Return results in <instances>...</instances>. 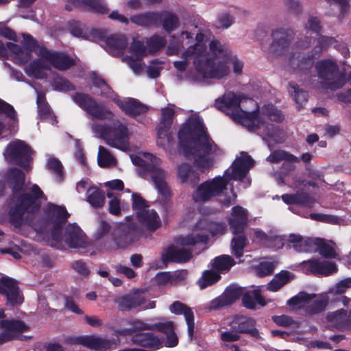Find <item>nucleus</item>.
Wrapping results in <instances>:
<instances>
[{
  "mask_svg": "<svg viewBox=\"0 0 351 351\" xmlns=\"http://www.w3.org/2000/svg\"><path fill=\"white\" fill-rule=\"evenodd\" d=\"M178 149L185 157H195L194 164L204 173L214 163L212 154H219L221 150L208 134L203 121L189 118L178 132Z\"/></svg>",
  "mask_w": 351,
  "mask_h": 351,
  "instance_id": "f257e3e1",
  "label": "nucleus"
},
{
  "mask_svg": "<svg viewBox=\"0 0 351 351\" xmlns=\"http://www.w3.org/2000/svg\"><path fill=\"white\" fill-rule=\"evenodd\" d=\"M6 182L12 191L10 199L14 202L9 211V221L16 228L21 226L25 213L34 215L39 212L42 201L47 197L36 184L32 185L30 190H25V175L16 167L10 169L6 173Z\"/></svg>",
  "mask_w": 351,
  "mask_h": 351,
  "instance_id": "f03ea898",
  "label": "nucleus"
},
{
  "mask_svg": "<svg viewBox=\"0 0 351 351\" xmlns=\"http://www.w3.org/2000/svg\"><path fill=\"white\" fill-rule=\"evenodd\" d=\"M204 38L203 33L197 34L196 43L183 51L181 58L186 60L194 59L193 64L196 71L204 78L221 79L228 74L229 68L223 62H219L216 64L211 58L202 57L206 50V46L202 43Z\"/></svg>",
  "mask_w": 351,
  "mask_h": 351,
  "instance_id": "7ed1b4c3",
  "label": "nucleus"
},
{
  "mask_svg": "<svg viewBox=\"0 0 351 351\" xmlns=\"http://www.w3.org/2000/svg\"><path fill=\"white\" fill-rule=\"evenodd\" d=\"M315 68L321 85L326 89L336 90L347 82L345 72L340 71L337 60L333 58L318 60Z\"/></svg>",
  "mask_w": 351,
  "mask_h": 351,
  "instance_id": "20e7f679",
  "label": "nucleus"
},
{
  "mask_svg": "<svg viewBox=\"0 0 351 351\" xmlns=\"http://www.w3.org/2000/svg\"><path fill=\"white\" fill-rule=\"evenodd\" d=\"M131 159L134 165L143 167L145 171L150 174V177L158 193L162 196L163 202H168L171 198L172 193L170 187L165 181L167 172L156 165L148 163L138 156H132Z\"/></svg>",
  "mask_w": 351,
  "mask_h": 351,
  "instance_id": "39448f33",
  "label": "nucleus"
},
{
  "mask_svg": "<svg viewBox=\"0 0 351 351\" xmlns=\"http://www.w3.org/2000/svg\"><path fill=\"white\" fill-rule=\"evenodd\" d=\"M73 101L93 119L111 120L114 114L95 98L84 93H75L72 96Z\"/></svg>",
  "mask_w": 351,
  "mask_h": 351,
  "instance_id": "423d86ee",
  "label": "nucleus"
},
{
  "mask_svg": "<svg viewBox=\"0 0 351 351\" xmlns=\"http://www.w3.org/2000/svg\"><path fill=\"white\" fill-rule=\"evenodd\" d=\"M5 317L4 310L0 308V346L14 340H22V335L30 330L24 321L14 318L4 319Z\"/></svg>",
  "mask_w": 351,
  "mask_h": 351,
  "instance_id": "0eeeda50",
  "label": "nucleus"
},
{
  "mask_svg": "<svg viewBox=\"0 0 351 351\" xmlns=\"http://www.w3.org/2000/svg\"><path fill=\"white\" fill-rule=\"evenodd\" d=\"M101 135L110 146L123 151L129 149L128 129L125 125L117 121L112 125H105L102 128Z\"/></svg>",
  "mask_w": 351,
  "mask_h": 351,
  "instance_id": "6e6552de",
  "label": "nucleus"
},
{
  "mask_svg": "<svg viewBox=\"0 0 351 351\" xmlns=\"http://www.w3.org/2000/svg\"><path fill=\"white\" fill-rule=\"evenodd\" d=\"M228 182L229 181L224 175L204 182L198 186L193 195L194 201L196 202H206L213 197L219 195L227 189Z\"/></svg>",
  "mask_w": 351,
  "mask_h": 351,
  "instance_id": "1a4fd4ad",
  "label": "nucleus"
},
{
  "mask_svg": "<svg viewBox=\"0 0 351 351\" xmlns=\"http://www.w3.org/2000/svg\"><path fill=\"white\" fill-rule=\"evenodd\" d=\"M228 182L229 181L224 175L204 182L198 186L193 195L194 201L196 202H206L213 197L219 195L227 189Z\"/></svg>",
  "mask_w": 351,
  "mask_h": 351,
  "instance_id": "9d476101",
  "label": "nucleus"
},
{
  "mask_svg": "<svg viewBox=\"0 0 351 351\" xmlns=\"http://www.w3.org/2000/svg\"><path fill=\"white\" fill-rule=\"evenodd\" d=\"M228 182L229 181L224 175L204 182L198 186L193 195L194 201L196 202H206L213 197L219 195L227 189Z\"/></svg>",
  "mask_w": 351,
  "mask_h": 351,
  "instance_id": "9b49d317",
  "label": "nucleus"
},
{
  "mask_svg": "<svg viewBox=\"0 0 351 351\" xmlns=\"http://www.w3.org/2000/svg\"><path fill=\"white\" fill-rule=\"evenodd\" d=\"M7 158L10 162H13L24 169H27L32 159V150L29 146L22 141H16L8 145Z\"/></svg>",
  "mask_w": 351,
  "mask_h": 351,
  "instance_id": "f8f14e48",
  "label": "nucleus"
},
{
  "mask_svg": "<svg viewBox=\"0 0 351 351\" xmlns=\"http://www.w3.org/2000/svg\"><path fill=\"white\" fill-rule=\"evenodd\" d=\"M0 294L6 297L5 305L7 306H18L24 300L17 281L6 276L0 278Z\"/></svg>",
  "mask_w": 351,
  "mask_h": 351,
  "instance_id": "ddd939ff",
  "label": "nucleus"
},
{
  "mask_svg": "<svg viewBox=\"0 0 351 351\" xmlns=\"http://www.w3.org/2000/svg\"><path fill=\"white\" fill-rule=\"evenodd\" d=\"M65 342L70 345H82L97 351H106L110 349L113 344L110 339L95 335L69 336L65 338Z\"/></svg>",
  "mask_w": 351,
  "mask_h": 351,
  "instance_id": "4468645a",
  "label": "nucleus"
},
{
  "mask_svg": "<svg viewBox=\"0 0 351 351\" xmlns=\"http://www.w3.org/2000/svg\"><path fill=\"white\" fill-rule=\"evenodd\" d=\"M254 165V161L252 157L246 152H242L241 157L236 158L232 162L231 167L232 171L230 172L229 169L224 171V176L230 182V180H243L250 168Z\"/></svg>",
  "mask_w": 351,
  "mask_h": 351,
  "instance_id": "2eb2a0df",
  "label": "nucleus"
},
{
  "mask_svg": "<svg viewBox=\"0 0 351 351\" xmlns=\"http://www.w3.org/2000/svg\"><path fill=\"white\" fill-rule=\"evenodd\" d=\"M40 52V58L59 71H66L76 64L73 58L64 53L51 51L47 48L41 49Z\"/></svg>",
  "mask_w": 351,
  "mask_h": 351,
  "instance_id": "dca6fc26",
  "label": "nucleus"
},
{
  "mask_svg": "<svg viewBox=\"0 0 351 351\" xmlns=\"http://www.w3.org/2000/svg\"><path fill=\"white\" fill-rule=\"evenodd\" d=\"M301 264L306 274L317 276H328L338 271L335 263L325 260L321 261L319 258H311L302 262Z\"/></svg>",
  "mask_w": 351,
  "mask_h": 351,
  "instance_id": "f3484780",
  "label": "nucleus"
},
{
  "mask_svg": "<svg viewBox=\"0 0 351 351\" xmlns=\"http://www.w3.org/2000/svg\"><path fill=\"white\" fill-rule=\"evenodd\" d=\"M242 293V288L229 286L219 296L210 302L208 308L210 311H218L230 306L240 298Z\"/></svg>",
  "mask_w": 351,
  "mask_h": 351,
  "instance_id": "a211bd4d",
  "label": "nucleus"
},
{
  "mask_svg": "<svg viewBox=\"0 0 351 351\" xmlns=\"http://www.w3.org/2000/svg\"><path fill=\"white\" fill-rule=\"evenodd\" d=\"M293 32L288 27H279L272 31L270 51L277 56L282 55L291 43Z\"/></svg>",
  "mask_w": 351,
  "mask_h": 351,
  "instance_id": "6ab92c4d",
  "label": "nucleus"
},
{
  "mask_svg": "<svg viewBox=\"0 0 351 351\" xmlns=\"http://www.w3.org/2000/svg\"><path fill=\"white\" fill-rule=\"evenodd\" d=\"M112 101L125 115L132 118L145 114L149 110L146 105L132 97H128L123 100L114 97L112 98Z\"/></svg>",
  "mask_w": 351,
  "mask_h": 351,
  "instance_id": "aec40b11",
  "label": "nucleus"
},
{
  "mask_svg": "<svg viewBox=\"0 0 351 351\" xmlns=\"http://www.w3.org/2000/svg\"><path fill=\"white\" fill-rule=\"evenodd\" d=\"M193 257L192 251L184 248H177L171 244L165 249L161 255V261L165 267L169 263H185Z\"/></svg>",
  "mask_w": 351,
  "mask_h": 351,
  "instance_id": "412c9836",
  "label": "nucleus"
},
{
  "mask_svg": "<svg viewBox=\"0 0 351 351\" xmlns=\"http://www.w3.org/2000/svg\"><path fill=\"white\" fill-rule=\"evenodd\" d=\"M136 226L132 223L121 225L112 232V239L119 248H125L135 240L134 233Z\"/></svg>",
  "mask_w": 351,
  "mask_h": 351,
  "instance_id": "4be33fe9",
  "label": "nucleus"
},
{
  "mask_svg": "<svg viewBox=\"0 0 351 351\" xmlns=\"http://www.w3.org/2000/svg\"><path fill=\"white\" fill-rule=\"evenodd\" d=\"M130 342L148 351H156L162 348V339L152 332H136L130 339Z\"/></svg>",
  "mask_w": 351,
  "mask_h": 351,
  "instance_id": "5701e85b",
  "label": "nucleus"
},
{
  "mask_svg": "<svg viewBox=\"0 0 351 351\" xmlns=\"http://www.w3.org/2000/svg\"><path fill=\"white\" fill-rule=\"evenodd\" d=\"M231 217L228 219L230 228L233 234L244 233L247 226L248 212L241 206L232 208Z\"/></svg>",
  "mask_w": 351,
  "mask_h": 351,
  "instance_id": "b1692460",
  "label": "nucleus"
},
{
  "mask_svg": "<svg viewBox=\"0 0 351 351\" xmlns=\"http://www.w3.org/2000/svg\"><path fill=\"white\" fill-rule=\"evenodd\" d=\"M169 310L175 315H184L187 324L188 336L192 340L195 329V317L192 308L180 301H175L171 304Z\"/></svg>",
  "mask_w": 351,
  "mask_h": 351,
  "instance_id": "393cba45",
  "label": "nucleus"
},
{
  "mask_svg": "<svg viewBox=\"0 0 351 351\" xmlns=\"http://www.w3.org/2000/svg\"><path fill=\"white\" fill-rule=\"evenodd\" d=\"M233 119L237 120L250 131H256L260 129L263 123L259 116L258 107L252 112H247L241 108L238 113L234 114Z\"/></svg>",
  "mask_w": 351,
  "mask_h": 351,
  "instance_id": "a878e982",
  "label": "nucleus"
},
{
  "mask_svg": "<svg viewBox=\"0 0 351 351\" xmlns=\"http://www.w3.org/2000/svg\"><path fill=\"white\" fill-rule=\"evenodd\" d=\"M241 99L239 96L234 93L224 95L221 98L215 100V107L221 112L229 114L232 112V118L234 114L239 112L241 109Z\"/></svg>",
  "mask_w": 351,
  "mask_h": 351,
  "instance_id": "bb28decb",
  "label": "nucleus"
},
{
  "mask_svg": "<svg viewBox=\"0 0 351 351\" xmlns=\"http://www.w3.org/2000/svg\"><path fill=\"white\" fill-rule=\"evenodd\" d=\"M64 241L71 248L84 247L85 235L75 223L67 225L64 232Z\"/></svg>",
  "mask_w": 351,
  "mask_h": 351,
  "instance_id": "cd10ccee",
  "label": "nucleus"
},
{
  "mask_svg": "<svg viewBox=\"0 0 351 351\" xmlns=\"http://www.w3.org/2000/svg\"><path fill=\"white\" fill-rule=\"evenodd\" d=\"M45 216L46 222L48 223L64 225L69 214L65 207L49 204L45 209Z\"/></svg>",
  "mask_w": 351,
  "mask_h": 351,
  "instance_id": "c85d7f7f",
  "label": "nucleus"
},
{
  "mask_svg": "<svg viewBox=\"0 0 351 351\" xmlns=\"http://www.w3.org/2000/svg\"><path fill=\"white\" fill-rule=\"evenodd\" d=\"M75 8L97 14H107L109 9L104 0H69Z\"/></svg>",
  "mask_w": 351,
  "mask_h": 351,
  "instance_id": "c756f323",
  "label": "nucleus"
},
{
  "mask_svg": "<svg viewBox=\"0 0 351 351\" xmlns=\"http://www.w3.org/2000/svg\"><path fill=\"white\" fill-rule=\"evenodd\" d=\"M237 324V332L239 334H246L256 340L261 339L258 330L256 328V321L250 317H241L234 321Z\"/></svg>",
  "mask_w": 351,
  "mask_h": 351,
  "instance_id": "7c9ffc66",
  "label": "nucleus"
},
{
  "mask_svg": "<svg viewBox=\"0 0 351 351\" xmlns=\"http://www.w3.org/2000/svg\"><path fill=\"white\" fill-rule=\"evenodd\" d=\"M196 230H206L213 237L223 234L227 230V226L223 221H215L207 218L199 219L195 226Z\"/></svg>",
  "mask_w": 351,
  "mask_h": 351,
  "instance_id": "2f4dec72",
  "label": "nucleus"
},
{
  "mask_svg": "<svg viewBox=\"0 0 351 351\" xmlns=\"http://www.w3.org/2000/svg\"><path fill=\"white\" fill-rule=\"evenodd\" d=\"M136 217L138 221L144 225L149 231H155L161 224L159 216L154 209L150 210L147 208L138 211Z\"/></svg>",
  "mask_w": 351,
  "mask_h": 351,
  "instance_id": "473e14b6",
  "label": "nucleus"
},
{
  "mask_svg": "<svg viewBox=\"0 0 351 351\" xmlns=\"http://www.w3.org/2000/svg\"><path fill=\"white\" fill-rule=\"evenodd\" d=\"M160 14L157 12H147L136 14L130 17L132 23L143 27H159L160 25Z\"/></svg>",
  "mask_w": 351,
  "mask_h": 351,
  "instance_id": "72a5a7b5",
  "label": "nucleus"
},
{
  "mask_svg": "<svg viewBox=\"0 0 351 351\" xmlns=\"http://www.w3.org/2000/svg\"><path fill=\"white\" fill-rule=\"evenodd\" d=\"M145 298L136 293L125 295L116 301L118 308L122 311H128L133 308L143 306L145 302Z\"/></svg>",
  "mask_w": 351,
  "mask_h": 351,
  "instance_id": "f704fd0d",
  "label": "nucleus"
},
{
  "mask_svg": "<svg viewBox=\"0 0 351 351\" xmlns=\"http://www.w3.org/2000/svg\"><path fill=\"white\" fill-rule=\"evenodd\" d=\"M178 177L181 183H189L195 186L199 181V173L193 166L187 162H183L177 168Z\"/></svg>",
  "mask_w": 351,
  "mask_h": 351,
  "instance_id": "c9c22d12",
  "label": "nucleus"
},
{
  "mask_svg": "<svg viewBox=\"0 0 351 351\" xmlns=\"http://www.w3.org/2000/svg\"><path fill=\"white\" fill-rule=\"evenodd\" d=\"M241 296L243 305L247 309H256V303L261 306L266 305L265 300L258 289L249 290L245 293L243 292Z\"/></svg>",
  "mask_w": 351,
  "mask_h": 351,
  "instance_id": "e433bc0d",
  "label": "nucleus"
},
{
  "mask_svg": "<svg viewBox=\"0 0 351 351\" xmlns=\"http://www.w3.org/2000/svg\"><path fill=\"white\" fill-rule=\"evenodd\" d=\"M319 58L313 50L306 53L299 54L296 58L292 56L290 58V63L292 66H296V68L300 71H309L314 63V60Z\"/></svg>",
  "mask_w": 351,
  "mask_h": 351,
  "instance_id": "4c0bfd02",
  "label": "nucleus"
},
{
  "mask_svg": "<svg viewBox=\"0 0 351 351\" xmlns=\"http://www.w3.org/2000/svg\"><path fill=\"white\" fill-rule=\"evenodd\" d=\"M175 111L170 108H165L162 110V116L160 123L157 128V136L158 139L164 138L173 123Z\"/></svg>",
  "mask_w": 351,
  "mask_h": 351,
  "instance_id": "58836bf2",
  "label": "nucleus"
},
{
  "mask_svg": "<svg viewBox=\"0 0 351 351\" xmlns=\"http://www.w3.org/2000/svg\"><path fill=\"white\" fill-rule=\"evenodd\" d=\"M311 252H319V253L326 258H333L337 253L332 245L327 243L324 239H312L310 245Z\"/></svg>",
  "mask_w": 351,
  "mask_h": 351,
  "instance_id": "ea45409f",
  "label": "nucleus"
},
{
  "mask_svg": "<svg viewBox=\"0 0 351 351\" xmlns=\"http://www.w3.org/2000/svg\"><path fill=\"white\" fill-rule=\"evenodd\" d=\"M50 66L43 60L36 58L32 60L27 69L26 73L29 76H33L36 79H44L47 77L46 71H49Z\"/></svg>",
  "mask_w": 351,
  "mask_h": 351,
  "instance_id": "a19ab883",
  "label": "nucleus"
},
{
  "mask_svg": "<svg viewBox=\"0 0 351 351\" xmlns=\"http://www.w3.org/2000/svg\"><path fill=\"white\" fill-rule=\"evenodd\" d=\"M159 14H160V25L167 33L171 34L179 27L180 19L176 14L166 10L162 11Z\"/></svg>",
  "mask_w": 351,
  "mask_h": 351,
  "instance_id": "79ce46f5",
  "label": "nucleus"
},
{
  "mask_svg": "<svg viewBox=\"0 0 351 351\" xmlns=\"http://www.w3.org/2000/svg\"><path fill=\"white\" fill-rule=\"evenodd\" d=\"M235 265L234 260L229 255H221L213 259L212 268L218 274H224Z\"/></svg>",
  "mask_w": 351,
  "mask_h": 351,
  "instance_id": "37998d69",
  "label": "nucleus"
},
{
  "mask_svg": "<svg viewBox=\"0 0 351 351\" xmlns=\"http://www.w3.org/2000/svg\"><path fill=\"white\" fill-rule=\"evenodd\" d=\"M209 237L206 234H189L186 236H180L177 237L175 241L182 246H194L198 243H208Z\"/></svg>",
  "mask_w": 351,
  "mask_h": 351,
  "instance_id": "c03bdc74",
  "label": "nucleus"
},
{
  "mask_svg": "<svg viewBox=\"0 0 351 351\" xmlns=\"http://www.w3.org/2000/svg\"><path fill=\"white\" fill-rule=\"evenodd\" d=\"M293 276L294 275L289 271L282 270L269 282L267 289L271 291H277L289 282Z\"/></svg>",
  "mask_w": 351,
  "mask_h": 351,
  "instance_id": "a18cd8bd",
  "label": "nucleus"
},
{
  "mask_svg": "<svg viewBox=\"0 0 351 351\" xmlns=\"http://www.w3.org/2000/svg\"><path fill=\"white\" fill-rule=\"evenodd\" d=\"M23 38L21 44L23 49L28 51L26 59L23 61L24 63L28 61L29 58V53L34 52L40 57V51L43 48H47L43 45H40L39 43L32 35L23 33L22 34Z\"/></svg>",
  "mask_w": 351,
  "mask_h": 351,
  "instance_id": "49530a36",
  "label": "nucleus"
},
{
  "mask_svg": "<svg viewBox=\"0 0 351 351\" xmlns=\"http://www.w3.org/2000/svg\"><path fill=\"white\" fill-rule=\"evenodd\" d=\"M106 44L112 52L123 53L128 43L124 35H111L106 39Z\"/></svg>",
  "mask_w": 351,
  "mask_h": 351,
  "instance_id": "de8ad7c7",
  "label": "nucleus"
},
{
  "mask_svg": "<svg viewBox=\"0 0 351 351\" xmlns=\"http://www.w3.org/2000/svg\"><path fill=\"white\" fill-rule=\"evenodd\" d=\"M234 235L231 241L232 254L236 258H241L243 256L244 249L248 244V241L244 233Z\"/></svg>",
  "mask_w": 351,
  "mask_h": 351,
  "instance_id": "09e8293b",
  "label": "nucleus"
},
{
  "mask_svg": "<svg viewBox=\"0 0 351 351\" xmlns=\"http://www.w3.org/2000/svg\"><path fill=\"white\" fill-rule=\"evenodd\" d=\"M87 193V201L93 208L103 207L105 203V194L101 189L92 186L88 189Z\"/></svg>",
  "mask_w": 351,
  "mask_h": 351,
  "instance_id": "8fccbe9b",
  "label": "nucleus"
},
{
  "mask_svg": "<svg viewBox=\"0 0 351 351\" xmlns=\"http://www.w3.org/2000/svg\"><path fill=\"white\" fill-rule=\"evenodd\" d=\"M221 276L217 271L209 269L205 270L198 280L197 284L201 289H204L208 287L212 286L219 282Z\"/></svg>",
  "mask_w": 351,
  "mask_h": 351,
  "instance_id": "3c124183",
  "label": "nucleus"
},
{
  "mask_svg": "<svg viewBox=\"0 0 351 351\" xmlns=\"http://www.w3.org/2000/svg\"><path fill=\"white\" fill-rule=\"evenodd\" d=\"M311 238L304 239L300 235L291 234L289 236V242L292 243L294 250L298 252H311Z\"/></svg>",
  "mask_w": 351,
  "mask_h": 351,
  "instance_id": "603ef678",
  "label": "nucleus"
},
{
  "mask_svg": "<svg viewBox=\"0 0 351 351\" xmlns=\"http://www.w3.org/2000/svg\"><path fill=\"white\" fill-rule=\"evenodd\" d=\"M271 163H278L280 161L298 162L300 158L285 150H275L267 158Z\"/></svg>",
  "mask_w": 351,
  "mask_h": 351,
  "instance_id": "864d4df0",
  "label": "nucleus"
},
{
  "mask_svg": "<svg viewBox=\"0 0 351 351\" xmlns=\"http://www.w3.org/2000/svg\"><path fill=\"white\" fill-rule=\"evenodd\" d=\"M261 112L271 121L281 123L285 119L282 112L273 104L264 105L262 107Z\"/></svg>",
  "mask_w": 351,
  "mask_h": 351,
  "instance_id": "5fc2aeb1",
  "label": "nucleus"
},
{
  "mask_svg": "<svg viewBox=\"0 0 351 351\" xmlns=\"http://www.w3.org/2000/svg\"><path fill=\"white\" fill-rule=\"evenodd\" d=\"M289 86L293 90L291 95L297 104V108L300 109L303 105L307 102L308 93L307 91L300 88V86L293 82H290Z\"/></svg>",
  "mask_w": 351,
  "mask_h": 351,
  "instance_id": "6e6d98bb",
  "label": "nucleus"
},
{
  "mask_svg": "<svg viewBox=\"0 0 351 351\" xmlns=\"http://www.w3.org/2000/svg\"><path fill=\"white\" fill-rule=\"evenodd\" d=\"M51 85L55 90L59 92H68L75 90V86L68 79L59 75L53 79Z\"/></svg>",
  "mask_w": 351,
  "mask_h": 351,
  "instance_id": "4d7b16f0",
  "label": "nucleus"
},
{
  "mask_svg": "<svg viewBox=\"0 0 351 351\" xmlns=\"http://www.w3.org/2000/svg\"><path fill=\"white\" fill-rule=\"evenodd\" d=\"M68 29L73 36L83 39L86 38L88 28L81 22L75 20L69 21Z\"/></svg>",
  "mask_w": 351,
  "mask_h": 351,
  "instance_id": "13d9d810",
  "label": "nucleus"
},
{
  "mask_svg": "<svg viewBox=\"0 0 351 351\" xmlns=\"http://www.w3.org/2000/svg\"><path fill=\"white\" fill-rule=\"evenodd\" d=\"M336 41L335 38L331 36L321 35L317 40L316 45L312 49L317 56H320L324 50L332 45Z\"/></svg>",
  "mask_w": 351,
  "mask_h": 351,
  "instance_id": "bf43d9fd",
  "label": "nucleus"
},
{
  "mask_svg": "<svg viewBox=\"0 0 351 351\" xmlns=\"http://www.w3.org/2000/svg\"><path fill=\"white\" fill-rule=\"evenodd\" d=\"M165 38L157 34H154V36H151L147 41V45L149 49V51L151 53H155L159 51L163 47H165Z\"/></svg>",
  "mask_w": 351,
  "mask_h": 351,
  "instance_id": "052dcab7",
  "label": "nucleus"
},
{
  "mask_svg": "<svg viewBox=\"0 0 351 351\" xmlns=\"http://www.w3.org/2000/svg\"><path fill=\"white\" fill-rule=\"evenodd\" d=\"M276 263L273 261H261L254 268L257 276L263 278L274 273Z\"/></svg>",
  "mask_w": 351,
  "mask_h": 351,
  "instance_id": "680f3d73",
  "label": "nucleus"
},
{
  "mask_svg": "<svg viewBox=\"0 0 351 351\" xmlns=\"http://www.w3.org/2000/svg\"><path fill=\"white\" fill-rule=\"evenodd\" d=\"M47 168L56 176L59 182L63 180V166L58 158L50 157L47 163Z\"/></svg>",
  "mask_w": 351,
  "mask_h": 351,
  "instance_id": "e2e57ef3",
  "label": "nucleus"
},
{
  "mask_svg": "<svg viewBox=\"0 0 351 351\" xmlns=\"http://www.w3.org/2000/svg\"><path fill=\"white\" fill-rule=\"evenodd\" d=\"M315 297V294H309L305 291H300L297 295L291 298L287 304L290 306H296L308 302Z\"/></svg>",
  "mask_w": 351,
  "mask_h": 351,
  "instance_id": "0e129e2a",
  "label": "nucleus"
},
{
  "mask_svg": "<svg viewBox=\"0 0 351 351\" xmlns=\"http://www.w3.org/2000/svg\"><path fill=\"white\" fill-rule=\"evenodd\" d=\"M114 161V157L103 146L99 147L98 165L100 167H108Z\"/></svg>",
  "mask_w": 351,
  "mask_h": 351,
  "instance_id": "69168bd1",
  "label": "nucleus"
},
{
  "mask_svg": "<svg viewBox=\"0 0 351 351\" xmlns=\"http://www.w3.org/2000/svg\"><path fill=\"white\" fill-rule=\"evenodd\" d=\"M108 38L107 36V30L104 29H91L90 31L88 29L87 36L86 40H89L93 42L103 41L106 43V39Z\"/></svg>",
  "mask_w": 351,
  "mask_h": 351,
  "instance_id": "338daca9",
  "label": "nucleus"
},
{
  "mask_svg": "<svg viewBox=\"0 0 351 351\" xmlns=\"http://www.w3.org/2000/svg\"><path fill=\"white\" fill-rule=\"evenodd\" d=\"M4 114L8 118L18 122V117L14 107L10 104L0 99V114Z\"/></svg>",
  "mask_w": 351,
  "mask_h": 351,
  "instance_id": "774afa93",
  "label": "nucleus"
}]
</instances>
